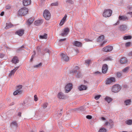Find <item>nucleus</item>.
Segmentation results:
<instances>
[{
	"mask_svg": "<svg viewBox=\"0 0 132 132\" xmlns=\"http://www.w3.org/2000/svg\"><path fill=\"white\" fill-rule=\"evenodd\" d=\"M72 88V84L70 83H68L65 86V91H70Z\"/></svg>",
	"mask_w": 132,
	"mask_h": 132,
	"instance_id": "11",
	"label": "nucleus"
},
{
	"mask_svg": "<svg viewBox=\"0 0 132 132\" xmlns=\"http://www.w3.org/2000/svg\"><path fill=\"white\" fill-rule=\"evenodd\" d=\"M108 69V66L106 64H104L102 67V72L104 73H106Z\"/></svg>",
	"mask_w": 132,
	"mask_h": 132,
	"instance_id": "14",
	"label": "nucleus"
},
{
	"mask_svg": "<svg viewBox=\"0 0 132 132\" xmlns=\"http://www.w3.org/2000/svg\"><path fill=\"white\" fill-rule=\"evenodd\" d=\"M122 75L121 73L120 72H118L117 73V76L118 78H120V77Z\"/></svg>",
	"mask_w": 132,
	"mask_h": 132,
	"instance_id": "36",
	"label": "nucleus"
},
{
	"mask_svg": "<svg viewBox=\"0 0 132 132\" xmlns=\"http://www.w3.org/2000/svg\"><path fill=\"white\" fill-rule=\"evenodd\" d=\"M78 88L79 90L81 91L83 90H86L87 88V87L85 85H81L79 86Z\"/></svg>",
	"mask_w": 132,
	"mask_h": 132,
	"instance_id": "19",
	"label": "nucleus"
},
{
	"mask_svg": "<svg viewBox=\"0 0 132 132\" xmlns=\"http://www.w3.org/2000/svg\"><path fill=\"white\" fill-rule=\"evenodd\" d=\"M118 18L119 20H118L116 23L113 24V25L114 26H116L118 24L120 23L119 20L125 21L128 19V18L125 15H120L119 16Z\"/></svg>",
	"mask_w": 132,
	"mask_h": 132,
	"instance_id": "4",
	"label": "nucleus"
},
{
	"mask_svg": "<svg viewBox=\"0 0 132 132\" xmlns=\"http://www.w3.org/2000/svg\"><path fill=\"white\" fill-rule=\"evenodd\" d=\"M66 40V38H64L63 39H61L59 40V42H62Z\"/></svg>",
	"mask_w": 132,
	"mask_h": 132,
	"instance_id": "44",
	"label": "nucleus"
},
{
	"mask_svg": "<svg viewBox=\"0 0 132 132\" xmlns=\"http://www.w3.org/2000/svg\"><path fill=\"white\" fill-rule=\"evenodd\" d=\"M24 33V30L23 29H19L15 33V34L17 35L20 36L23 35Z\"/></svg>",
	"mask_w": 132,
	"mask_h": 132,
	"instance_id": "10",
	"label": "nucleus"
},
{
	"mask_svg": "<svg viewBox=\"0 0 132 132\" xmlns=\"http://www.w3.org/2000/svg\"><path fill=\"white\" fill-rule=\"evenodd\" d=\"M128 55L132 57V51L130 52L128 54Z\"/></svg>",
	"mask_w": 132,
	"mask_h": 132,
	"instance_id": "45",
	"label": "nucleus"
},
{
	"mask_svg": "<svg viewBox=\"0 0 132 132\" xmlns=\"http://www.w3.org/2000/svg\"><path fill=\"white\" fill-rule=\"evenodd\" d=\"M131 71H132V69L131 70Z\"/></svg>",
	"mask_w": 132,
	"mask_h": 132,
	"instance_id": "51",
	"label": "nucleus"
},
{
	"mask_svg": "<svg viewBox=\"0 0 132 132\" xmlns=\"http://www.w3.org/2000/svg\"><path fill=\"white\" fill-rule=\"evenodd\" d=\"M127 26L125 25H122L120 26L119 28L120 31H124L127 29Z\"/></svg>",
	"mask_w": 132,
	"mask_h": 132,
	"instance_id": "12",
	"label": "nucleus"
},
{
	"mask_svg": "<svg viewBox=\"0 0 132 132\" xmlns=\"http://www.w3.org/2000/svg\"><path fill=\"white\" fill-rule=\"evenodd\" d=\"M19 68V67H16V68H15V69H14L13 70H15V72Z\"/></svg>",
	"mask_w": 132,
	"mask_h": 132,
	"instance_id": "47",
	"label": "nucleus"
},
{
	"mask_svg": "<svg viewBox=\"0 0 132 132\" xmlns=\"http://www.w3.org/2000/svg\"><path fill=\"white\" fill-rule=\"evenodd\" d=\"M131 43L130 42H127L125 44V46L126 47H129L130 46Z\"/></svg>",
	"mask_w": 132,
	"mask_h": 132,
	"instance_id": "30",
	"label": "nucleus"
},
{
	"mask_svg": "<svg viewBox=\"0 0 132 132\" xmlns=\"http://www.w3.org/2000/svg\"><path fill=\"white\" fill-rule=\"evenodd\" d=\"M42 65V63H40L39 64H38L37 65H34V68H38V67H39L41 66Z\"/></svg>",
	"mask_w": 132,
	"mask_h": 132,
	"instance_id": "34",
	"label": "nucleus"
},
{
	"mask_svg": "<svg viewBox=\"0 0 132 132\" xmlns=\"http://www.w3.org/2000/svg\"><path fill=\"white\" fill-rule=\"evenodd\" d=\"M61 60L62 61L68 62L69 60V57L66 55L62 53L61 55Z\"/></svg>",
	"mask_w": 132,
	"mask_h": 132,
	"instance_id": "8",
	"label": "nucleus"
},
{
	"mask_svg": "<svg viewBox=\"0 0 132 132\" xmlns=\"http://www.w3.org/2000/svg\"><path fill=\"white\" fill-rule=\"evenodd\" d=\"M105 60H111V58L110 57H106L105 59Z\"/></svg>",
	"mask_w": 132,
	"mask_h": 132,
	"instance_id": "39",
	"label": "nucleus"
},
{
	"mask_svg": "<svg viewBox=\"0 0 132 132\" xmlns=\"http://www.w3.org/2000/svg\"><path fill=\"white\" fill-rule=\"evenodd\" d=\"M28 12V9L24 7L20 9L18 12V15L20 16L25 15Z\"/></svg>",
	"mask_w": 132,
	"mask_h": 132,
	"instance_id": "1",
	"label": "nucleus"
},
{
	"mask_svg": "<svg viewBox=\"0 0 132 132\" xmlns=\"http://www.w3.org/2000/svg\"><path fill=\"white\" fill-rule=\"evenodd\" d=\"M15 72V70H13L11 71V72L9 74V76H11L12 75H13L14 73Z\"/></svg>",
	"mask_w": 132,
	"mask_h": 132,
	"instance_id": "31",
	"label": "nucleus"
},
{
	"mask_svg": "<svg viewBox=\"0 0 132 132\" xmlns=\"http://www.w3.org/2000/svg\"><path fill=\"white\" fill-rule=\"evenodd\" d=\"M104 39V36L103 35H102L100 36L98 38L97 41L98 42H101L103 41Z\"/></svg>",
	"mask_w": 132,
	"mask_h": 132,
	"instance_id": "21",
	"label": "nucleus"
},
{
	"mask_svg": "<svg viewBox=\"0 0 132 132\" xmlns=\"http://www.w3.org/2000/svg\"><path fill=\"white\" fill-rule=\"evenodd\" d=\"M47 34L46 33L44 34L43 35H40L39 36V38L42 39H46L47 37Z\"/></svg>",
	"mask_w": 132,
	"mask_h": 132,
	"instance_id": "25",
	"label": "nucleus"
},
{
	"mask_svg": "<svg viewBox=\"0 0 132 132\" xmlns=\"http://www.w3.org/2000/svg\"><path fill=\"white\" fill-rule=\"evenodd\" d=\"M123 87L124 88H126L127 87V85H124Z\"/></svg>",
	"mask_w": 132,
	"mask_h": 132,
	"instance_id": "49",
	"label": "nucleus"
},
{
	"mask_svg": "<svg viewBox=\"0 0 132 132\" xmlns=\"http://www.w3.org/2000/svg\"><path fill=\"white\" fill-rule=\"evenodd\" d=\"M50 51L47 48H45L44 50H43V52L44 53H48L49 54H50Z\"/></svg>",
	"mask_w": 132,
	"mask_h": 132,
	"instance_id": "29",
	"label": "nucleus"
},
{
	"mask_svg": "<svg viewBox=\"0 0 132 132\" xmlns=\"http://www.w3.org/2000/svg\"><path fill=\"white\" fill-rule=\"evenodd\" d=\"M112 11L110 9H106L104 10L103 15V16L107 17L110 16L112 14Z\"/></svg>",
	"mask_w": 132,
	"mask_h": 132,
	"instance_id": "3",
	"label": "nucleus"
},
{
	"mask_svg": "<svg viewBox=\"0 0 132 132\" xmlns=\"http://www.w3.org/2000/svg\"><path fill=\"white\" fill-rule=\"evenodd\" d=\"M58 5V3L57 2L53 3L51 4V5L52 6H57Z\"/></svg>",
	"mask_w": 132,
	"mask_h": 132,
	"instance_id": "33",
	"label": "nucleus"
},
{
	"mask_svg": "<svg viewBox=\"0 0 132 132\" xmlns=\"http://www.w3.org/2000/svg\"><path fill=\"white\" fill-rule=\"evenodd\" d=\"M85 40L87 42H88L89 41H90L89 39H85Z\"/></svg>",
	"mask_w": 132,
	"mask_h": 132,
	"instance_id": "48",
	"label": "nucleus"
},
{
	"mask_svg": "<svg viewBox=\"0 0 132 132\" xmlns=\"http://www.w3.org/2000/svg\"><path fill=\"white\" fill-rule=\"evenodd\" d=\"M69 32V30L68 28H66L64 29V32L61 34V36H63L67 35Z\"/></svg>",
	"mask_w": 132,
	"mask_h": 132,
	"instance_id": "15",
	"label": "nucleus"
},
{
	"mask_svg": "<svg viewBox=\"0 0 132 132\" xmlns=\"http://www.w3.org/2000/svg\"><path fill=\"white\" fill-rule=\"evenodd\" d=\"M66 2L70 4H72L73 3V2L72 0H67Z\"/></svg>",
	"mask_w": 132,
	"mask_h": 132,
	"instance_id": "32",
	"label": "nucleus"
},
{
	"mask_svg": "<svg viewBox=\"0 0 132 132\" xmlns=\"http://www.w3.org/2000/svg\"><path fill=\"white\" fill-rule=\"evenodd\" d=\"M43 22V20L42 19L37 20L35 21L34 24L36 26H38L40 25Z\"/></svg>",
	"mask_w": 132,
	"mask_h": 132,
	"instance_id": "16",
	"label": "nucleus"
},
{
	"mask_svg": "<svg viewBox=\"0 0 132 132\" xmlns=\"http://www.w3.org/2000/svg\"><path fill=\"white\" fill-rule=\"evenodd\" d=\"M128 14H130L131 16V17H132V12H129L128 13Z\"/></svg>",
	"mask_w": 132,
	"mask_h": 132,
	"instance_id": "43",
	"label": "nucleus"
},
{
	"mask_svg": "<svg viewBox=\"0 0 132 132\" xmlns=\"http://www.w3.org/2000/svg\"><path fill=\"white\" fill-rule=\"evenodd\" d=\"M22 85H19L16 86V89L15 91H19V90L20 89L22 88Z\"/></svg>",
	"mask_w": 132,
	"mask_h": 132,
	"instance_id": "28",
	"label": "nucleus"
},
{
	"mask_svg": "<svg viewBox=\"0 0 132 132\" xmlns=\"http://www.w3.org/2000/svg\"><path fill=\"white\" fill-rule=\"evenodd\" d=\"M94 74L95 75H100L101 74V73L100 72L98 71H97L94 73Z\"/></svg>",
	"mask_w": 132,
	"mask_h": 132,
	"instance_id": "35",
	"label": "nucleus"
},
{
	"mask_svg": "<svg viewBox=\"0 0 132 132\" xmlns=\"http://www.w3.org/2000/svg\"><path fill=\"white\" fill-rule=\"evenodd\" d=\"M13 26V25L11 23H6L5 28L6 29H8L11 28Z\"/></svg>",
	"mask_w": 132,
	"mask_h": 132,
	"instance_id": "23",
	"label": "nucleus"
},
{
	"mask_svg": "<svg viewBox=\"0 0 132 132\" xmlns=\"http://www.w3.org/2000/svg\"><path fill=\"white\" fill-rule=\"evenodd\" d=\"M115 78L113 77H111L107 79L106 81V84H110L113 82H115Z\"/></svg>",
	"mask_w": 132,
	"mask_h": 132,
	"instance_id": "6",
	"label": "nucleus"
},
{
	"mask_svg": "<svg viewBox=\"0 0 132 132\" xmlns=\"http://www.w3.org/2000/svg\"><path fill=\"white\" fill-rule=\"evenodd\" d=\"M4 12L3 11L0 14V15L1 16H3L4 15Z\"/></svg>",
	"mask_w": 132,
	"mask_h": 132,
	"instance_id": "46",
	"label": "nucleus"
},
{
	"mask_svg": "<svg viewBox=\"0 0 132 132\" xmlns=\"http://www.w3.org/2000/svg\"><path fill=\"white\" fill-rule=\"evenodd\" d=\"M73 44V45L78 47H81L82 45V43L78 41H75Z\"/></svg>",
	"mask_w": 132,
	"mask_h": 132,
	"instance_id": "20",
	"label": "nucleus"
},
{
	"mask_svg": "<svg viewBox=\"0 0 132 132\" xmlns=\"http://www.w3.org/2000/svg\"><path fill=\"white\" fill-rule=\"evenodd\" d=\"M121 88V86L119 84H115L112 87V91H120Z\"/></svg>",
	"mask_w": 132,
	"mask_h": 132,
	"instance_id": "7",
	"label": "nucleus"
},
{
	"mask_svg": "<svg viewBox=\"0 0 132 132\" xmlns=\"http://www.w3.org/2000/svg\"><path fill=\"white\" fill-rule=\"evenodd\" d=\"M4 56V54H2V53H1L0 54V57L1 58H3Z\"/></svg>",
	"mask_w": 132,
	"mask_h": 132,
	"instance_id": "40",
	"label": "nucleus"
},
{
	"mask_svg": "<svg viewBox=\"0 0 132 132\" xmlns=\"http://www.w3.org/2000/svg\"><path fill=\"white\" fill-rule=\"evenodd\" d=\"M67 17V16L66 15H65L64 16L60 22V25L61 26L62 25L65 23L66 20V19Z\"/></svg>",
	"mask_w": 132,
	"mask_h": 132,
	"instance_id": "18",
	"label": "nucleus"
},
{
	"mask_svg": "<svg viewBox=\"0 0 132 132\" xmlns=\"http://www.w3.org/2000/svg\"><path fill=\"white\" fill-rule=\"evenodd\" d=\"M19 60L18 58L16 56H14L12 59L11 62L12 63L16 64L19 62Z\"/></svg>",
	"mask_w": 132,
	"mask_h": 132,
	"instance_id": "17",
	"label": "nucleus"
},
{
	"mask_svg": "<svg viewBox=\"0 0 132 132\" xmlns=\"http://www.w3.org/2000/svg\"><path fill=\"white\" fill-rule=\"evenodd\" d=\"M104 44V42H103V43L102 44V45H103Z\"/></svg>",
	"mask_w": 132,
	"mask_h": 132,
	"instance_id": "50",
	"label": "nucleus"
},
{
	"mask_svg": "<svg viewBox=\"0 0 132 132\" xmlns=\"http://www.w3.org/2000/svg\"><path fill=\"white\" fill-rule=\"evenodd\" d=\"M91 60H88L85 61V63H86L89 64Z\"/></svg>",
	"mask_w": 132,
	"mask_h": 132,
	"instance_id": "38",
	"label": "nucleus"
},
{
	"mask_svg": "<svg viewBox=\"0 0 132 132\" xmlns=\"http://www.w3.org/2000/svg\"><path fill=\"white\" fill-rule=\"evenodd\" d=\"M31 0H23V3L24 6H28L30 4Z\"/></svg>",
	"mask_w": 132,
	"mask_h": 132,
	"instance_id": "13",
	"label": "nucleus"
},
{
	"mask_svg": "<svg viewBox=\"0 0 132 132\" xmlns=\"http://www.w3.org/2000/svg\"><path fill=\"white\" fill-rule=\"evenodd\" d=\"M79 69V67L78 66H76L75 67L74 69H73L70 71V73L74 74L76 73L78 71L77 74L76 75V77L77 78H79L81 77L82 76V75L80 71H78L77 70Z\"/></svg>",
	"mask_w": 132,
	"mask_h": 132,
	"instance_id": "2",
	"label": "nucleus"
},
{
	"mask_svg": "<svg viewBox=\"0 0 132 132\" xmlns=\"http://www.w3.org/2000/svg\"><path fill=\"white\" fill-rule=\"evenodd\" d=\"M43 16L44 18L46 20H48L51 18V14L47 10H44Z\"/></svg>",
	"mask_w": 132,
	"mask_h": 132,
	"instance_id": "5",
	"label": "nucleus"
},
{
	"mask_svg": "<svg viewBox=\"0 0 132 132\" xmlns=\"http://www.w3.org/2000/svg\"><path fill=\"white\" fill-rule=\"evenodd\" d=\"M34 21V20L32 18H29L28 21V23L29 25H30L31 24L33 21Z\"/></svg>",
	"mask_w": 132,
	"mask_h": 132,
	"instance_id": "27",
	"label": "nucleus"
},
{
	"mask_svg": "<svg viewBox=\"0 0 132 132\" xmlns=\"http://www.w3.org/2000/svg\"><path fill=\"white\" fill-rule=\"evenodd\" d=\"M129 67H125L122 70V71L124 73H127L128 72V71L129 69Z\"/></svg>",
	"mask_w": 132,
	"mask_h": 132,
	"instance_id": "24",
	"label": "nucleus"
},
{
	"mask_svg": "<svg viewBox=\"0 0 132 132\" xmlns=\"http://www.w3.org/2000/svg\"><path fill=\"white\" fill-rule=\"evenodd\" d=\"M11 6L10 5H8L6 6V8L7 9H9L11 8Z\"/></svg>",
	"mask_w": 132,
	"mask_h": 132,
	"instance_id": "37",
	"label": "nucleus"
},
{
	"mask_svg": "<svg viewBox=\"0 0 132 132\" xmlns=\"http://www.w3.org/2000/svg\"><path fill=\"white\" fill-rule=\"evenodd\" d=\"M113 49V47L111 46H106L102 49V51L105 52H109L111 51Z\"/></svg>",
	"mask_w": 132,
	"mask_h": 132,
	"instance_id": "9",
	"label": "nucleus"
},
{
	"mask_svg": "<svg viewBox=\"0 0 132 132\" xmlns=\"http://www.w3.org/2000/svg\"><path fill=\"white\" fill-rule=\"evenodd\" d=\"M34 53L35 54V51H34ZM35 54H34V55H33L32 56H31V59H30V60H31V61H32L33 58H34V56H35Z\"/></svg>",
	"mask_w": 132,
	"mask_h": 132,
	"instance_id": "41",
	"label": "nucleus"
},
{
	"mask_svg": "<svg viewBox=\"0 0 132 132\" xmlns=\"http://www.w3.org/2000/svg\"><path fill=\"white\" fill-rule=\"evenodd\" d=\"M22 48H24V46H21V48H19V49L18 50V51H21L22 50Z\"/></svg>",
	"mask_w": 132,
	"mask_h": 132,
	"instance_id": "42",
	"label": "nucleus"
},
{
	"mask_svg": "<svg viewBox=\"0 0 132 132\" xmlns=\"http://www.w3.org/2000/svg\"><path fill=\"white\" fill-rule=\"evenodd\" d=\"M120 62L121 64H124L127 62V59L125 57H122L120 60Z\"/></svg>",
	"mask_w": 132,
	"mask_h": 132,
	"instance_id": "22",
	"label": "nucleus"
},
{
	"mask_svg": "<svg viewBox=\"0 0 132 132\" xmlns=\"http://www.w3.org/2000/svg\"><path fill=\"white\" fill-rule=\"evenodd\" d=\"M132 38L131 36H126L123 37V39L125 40H126L128 39H131Z\"/></svg>",
	"mask_w": 132,
	"mask_h": 132,
	"instance_id": "26",
	"label": "nucleus"
}]
</instances>
